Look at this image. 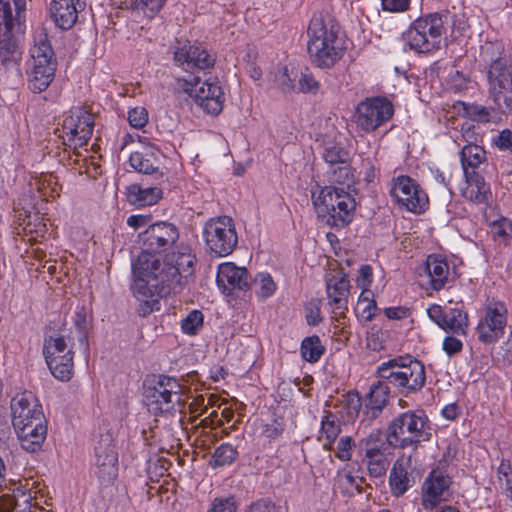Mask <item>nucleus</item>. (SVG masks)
Masks as SVG:
<instances>
[{
	"instance_id": "f257e3e1",
	"label": "nucleus",
	"mask_w": 512,
	"mask_h": 512,
	"mask_svg": "<svg viewBox=\"0 0 512 512\" xmlns=\"http://www.w3.org/2000/svg\"><path fill=\"white\" fill-rule=\"evenodd\" d=\"M196 256L190 245L181 242L175 250L167 253L163 260L150 253H140L132 263L134 296L145 304L154 297H166L179 293L184 280L194 273Z\"/></svg>"
},
{
	"instance_id": "f03ea898",
	"label": "nucleus",
	"mask_w": 512,
	"mask_h": 512,
	"mask_svg": "<svg viewBox=\"0 0 512 512\" xmlns=\"http://www.w3.org/2000/svg\"><path fill=\"white\" fill-rule=\"evenodd\" d=\"M339 24L330 16L315 14L308 28L307 49L313 62L321 68H330L341 59L343 43Z\"/></svg>"
},
{
	"instance_id": "7ed1b4c3",
	"label": "nucleus",
	"mask_w": 512,
	"mask_h": 512,
	"mask_svg": "<svg viewBox=\"0 0 512 512\" xmlns=\"http://www.w3.org/2000/svg\"><path fill=\"white\" fill-rule=\"evenodd\" d=\"M378 377L387 380L404 396L419 392L425 385L426 372L423 363L410 355L399 356L383 362L377 369Z\"/></svg>"
},
{
	"instance_id": "20e7f679",
	"label": "nucleus",
	"mask_w": 512,
	"mask_h": 512,
	"mask_svg": "<svg viewBox=\"0 0 512 512\" xmlns=\"http://www.w3.org/2000/svg\"><path fill=\"white\" fill-rule=\"evenodd\" d=\"M25 0H0V57L3 64L21 55L17 34L24 33Z\"/></svg>"
},
{
	"instance_id": "39448f33",
	"label": "nucleus",
	"mask_w": 512,
	"mask_h": 512,
	"mask_svg": "<svg viewBox=\"0 0 512 512\" xmlns=\"http://www.w3.org/2000/svg\"><path fill=\"white\" fill-rule=\"evenodd\" d=\"M313 203L318 217L331 227L344 228L354 218L356 201L343 187L322 188Z\"/></svg>"
},
{
	"instance_id": "423d86ee",
	"label": "nucleus",
	"mask_w": 512,
	"mask_h": 512,
	"mask_svg": "<svg viewBox=\"0 0 512 512\" xmlns=\"http://www.w3.org/2000/svg\"><path fill=\"white\" fill-rule=\"evenodd\" d=\"M431 426L423 410H410L399 414L387 428L386 440L393 448H406L429 441Z\"/></svg>"
},
{
	"instance_id": "0eeeda50",
	"label": "nucleus",
	"mask_w": 512,
	"mask_h": 512,
	"mask_svg": "<svg viewBox=\"0 0 512 512\" xmlns=\"http://www.w3.org/2000/svg\"><path fill=\"white\" fill-rule=\"evenodd\" d=\"M444 21L438 13L429 14L413 21L402 38L411 50L431 53L440 48L444 33Z\"/></svg>"
},
{
	"instance_id": "6e6552de",
	"label": "nucleus",
	"mask_w": 512,
	"mask_h": 512,
	"mask_svg": "<svg viewBox=\"0 0 512 512\" xmlns=\"http://www.w3.org/2000/svg\"><path fill=\"white\" fill-rule=\"evenodd\" d=\"M145 397L156 404L163 414L174 415L182 412L185 400L182 395V387L174 377L166 375H153L144 384Z\"/></svg>"
},
{
	"instance_id": "1a4fd4ad",
	"label": "nucleus",
	"mask_w": 512,
	"mask_h": 512,
	"mask_svg": "<svg viewBox=\"0 0 512 512\" xmlns=\"http://www.w3.org/2000/svg\"><path fill=\"white\" fill-rule=\"evenodd\" d=\"M205 247L217 257L230 255L238 244L234 221L228 216L210 218L202 231Z\"/></svg>"
},
{
	"instance_id": "9d476101",
	"label": "nucleus",
	"mask_w": 512,
	"mask_h": 512,
	"mask_svg": "<svg viewBox=\"0 0 512 512\" xmlns=\"http://www.w3.org/2000/svg\"><path fill=\"white\" fill-rule=\"evenodd\" d=\"M390 446L382 439L379 430L373 431L362 438L358 444V451L362 456V463L366 466L370 477L383 480L391 464Z\"/></svg>"
},
{
	"instance_id": "9b49d317",
	"label": "nucleus",
	"mask_w": 512,
	"mask_h": 512,
	"mask_svg": "<svg viewBox=\"0 0 512 512\" xmlns=\"http://www.w3.org/2000/svg\"><path fill=\"white\" fill-rule=\"evenodd\" d=\"M488 92L500 109L512 107V65L508 59L497 56L487 68Z\"/></svg>"
},
{
	"instance_id": "f8f14e48",
	"label": "nucleus",
	"mask_w": 512,
	"mask_h": 512,
	"mask_svg": "<svg viewBox=\"0 0 512 512\" xmlns=\"http://www.w3.org/2000/svg\"><path fill=\"white\" fill-rule=\"evenodd\" d=\"M34 48V92L40 93L51 84L57 69V59L45 27L38 30Z\"/></svg>"
},
{
	"instance_id": "ddd939ff",
	"label": "nucleus",
	"mask_w": 512,
	"mask_h": 512,
	"mask_svg": "<svg viewBox=\"0 0 512 512\" xmlns=\"http://www.w3.org/2000/svg\"><path fill=\"white\" fill-rule=\"evenodd\" d=\"M178 86L208 114L218 115L222 111L224 93L217 82H202L199 77H193L191 80L178 79Z\"/></svg>"
},
{
	"instance_id": "4468645a",
	"label": "nucleus",
	"mask_w": 512,
	"mask_h": 512,
	"mask_svg": "<svg viewBox=\"0 0 512 512\" xmlns=\"http://www.w3.org/2000/svg\"><path fill=\"white\" fill-rule=\"evenodd\" d=\"M180 237L178 227L167 221H159L147 227V229L139 235L142 246L141 253H150L156 255L167 251L169 248L176 249Z\"/></svg>"
},
{
	"instance_id": "2eb2a0df",
	"label": "nucleus",
	"mask_w": 512,
	"mask_h": 512,
	"mask_svg": "<svg viewBox=\"0 0 512 512\" xmlns=\"http://www.w3.org/2000/svg\"><path fill=\"white\" fill-rule=\"evenodd\" d=\"M93 128V114L81 108L71 110L62 124L63 144L74 149L86 145L92 136Z\"/></svg>"
},
{
	"instance_id": "dca6fc26",
	"label": "nucleus",
	"mask_w": 512,
	"mask_h": 512,
	"mask_svg": "<svg viewBox=\"0 0 512 512\" xmlns=\"http://www.w3.org/2000/svg\"><path fill=\"white\" fill-rule=\"evenodd\" d=\"M393 113V105L387 98H367L357 106L356 124L364 132H373L390 120Z\"/></svg>"
},
{
	"instance_id": "f3484780",
	"label": "nucleus",
	"mask_w": 512,
	"mask_h": 512,
	"mask_svg": "<svg viewBox=\"0 0 512 512\" xmlns=\"http://www.w3.org/2000/svg\"><path fill=\"white\" fill-rule=\"evenodd\" d=\"M32 393L24 391L11 400L12 425L21 447L32 451Z\"/></svg>"
},
{
	"instance_id": "a211bd4d",
	"label": "nucleus",
	"mask_w": 512,
	"mask_h": 512,
	"mask_svg": "<svg viewBox=\"0 0 512 512\" xmlns=\"http://www.w3.org/2000/svg\"><path fill=\"white\" fill-rule=\"evenodd\" d=\"M391 196L395 201L413 213H421L426 209L428 197L419 184L409 176L400 175L392 180Z\"/></svg>"
},
{
	"instance_id": "6ab92c4d",
	"label": "nucleus",
	"mask_w": 512,
	"mask_h": 512,
	"mask_svg": "<svg viewBox=\"0 0 512 512\" xmlns=\"http://www.w3.org/2000/svg\"><path fill=\"white\" fill-rule=\"evenodd\" d=\"M507 309L503 303H494L486 309L485 316L477 326L480 342L491 344L496 342L504 333L507 322Z\"/></svg>"
},
{
	"instance_id": "aec40b11",
	"label": "nucleus",
	"mask_w": 512,
	"mask_h": 512,
	"mask_svg": "<svg viewBox=\"0 0 512 512\" xmlns=\"http://www.w3.org/2000/svg\"><path fill=\"white\" fill-rule=\"evenodd\" d=\"M172 49L175 62L181 66L186 64L188 68L208 69L216 62L214 54L201 45H192L189 41L177 40Z\"/></svg>"
},
{
	"instance_id": "412c9836",
	"label": "nucleus",
	"mask_w": 512,
	"mask_h": 512,
	"mask_svg": "<svg viewBox=\"0 0 512 512\" xmlns=\"http://www.w3.org/2000/svg\"><path fill=\"white\" fill-rule=\"evenodd\" d=\"M427 314L444 331L461 335L466 334L468 317L461 308H450L444 311L440 305L433 304L427 309Z\"/></svg>"
},
{
	"instance_id": "4be33fe9",
	"label": "nucleus",
	"mask_w": 512,
	"mask_h": 512,
	"mask_svg": "<svg viewBox=\"0 0 512 512\" xmlns=\"http://www.w3.org/2000/svg\"><path fill=\"white\" fill-rule=\"evenodd\" d=\"M451 484L450 478L440 470H433L423 485L422 506L425 510L436 508L442 501H446L445 494Z\"/></svg>"
},
{
	"instance_id": "5701e85b",
	"label": "nucleus",
	"mask_w": 512,
	"mask_h": 512,
	"mask_svg": "<svg viewBox=\"0 0 512 512\" xmlns=\"http://www.w3.org/2000/svg\"><path fill=\"white\" fill-rule=\"evenodd\" d=\"M118 454L109 437L102 438L95 446L96 474L103 481H111L117 476Z\"/></svg>"
},
{
	"instance_id": "b1692460",
	"label": "nucleus",
	"mask_w": 512,
	"mask_h": 512,
	"mask_svg": "<svg viewBox=\"0 0 512 512\" xmlns=\"http://www.w3.org/2000/svg\"><path fill=\"white\" fill-rule=\"evenodd\" d=\"M216 282L224 293L230 294L235 290L246 291L249 289L248 271L232 262L222 263L218 267Z\"/></svg>"
},
{
	"instance_id": "393cba45",
	"label": "nucleus",
	"mask_w": 512,
	"mask_h": 512,
	"mask_svg": "<svg viewBox=\"0 0 512 512\" xmlns=\"http://www.w3.org/2000/svg\"><path fill=\"white\" fill-rule=\"evenodd\" d=\"M85 7L81 0H52L50 15L55 25L62 30L71 29L77 22L78 13Z\"/></svg>"
},
{
	"instance_id": "a878e982",
	"label": "nucleus",
	"mask_w": 512,
	"mask_h": 512,
	"mask_svg": "<svg viewBox=\"0 0 512 512\" xmlns=\"http://www.w3.org/2000/svg\"><path fill=\"white\" fill-rule=\"evenodd\" d=\"M326 292L334 312L343 315L347 310L350 282L343 273L329 274L326 278Z\"/></svg>"
},
{
	"instance_id": "bb28decb",
	"label": "nucleus",
	"mask_w": 512,
	"mask_h": 512,
	"mask_svg": "<svg viewBox=\"0 0 512 512\" xmlns=\"http://www.w3.org/2000/svg\"><path fill=\"white\" fill-rule=\"evenodd\" d=\"M392 386L385 379L372 384L366 396L364 413L371 419L377 418L388 403Z\"/></svg>"
},
{
	"instance_id": "cd10ccee",
	"label": "nucleus",
	"mask_w": 512,
	"mask_h": 512,
	"mask_svg": "<svg viewBox=\"0 0 512 512\" xmlns=\"http://www.w3.org/2000/svg\"><path fill=\"white\" fill-rule=\"evenodd\" d=\"M158 155V149L146 147L143 151L132 153L129 157V164L140 173L163 178V173L159 171L160 160Z\"/></svg>"
},
{
	"instance_id": "c85d7f7f",
	"label": "nucleus",
	"mask_w": 512,
	"mask_h": 512,
	"mask_svg": "<svg viewBox=\"0 0 512 512\" xmlns=\"http://www.w3.org/2000/svg\"><path fill=\"white\" fill-rule=\"evenodd\" d=\"M428 283L435 290L439 291L449 280L450 267L445 259H442L436 255H429L424 268Z\"/></svg>"
},
{
	"instance_id": "c756f323",
	"label": "nucleus",
	"mask_w": 512,
	"mask_h": 512,
	"mask_svg": "<svg viewBox=\"0 0 512 512\" xmlns=\"http://www.w3.org/2000/svg\"><path fill=\"white\" fill-rule=\"evenodd\" d=\"M74 349L64 351L61 356L45 360L51 374L61 382H68L74 375Z\"/></svg>"
},
{
	"instance_id": "7c9ffc66",
	"label": "nucleus",
	"mask_w": 512,
	"mask_h": 512,
	"mask_svg": "<svg viewBox=\"0 0 512 512\" xmlns=\"http://www.w3.org/2000/svg\"><path fill=\"white\" fill-rule=\"evenodd\" d=\"M128 201L136 206H150L162 198V190L158 187L133 184L128 188Z\"/></svg>"
},
{
	"instance_id": "2f4dec72",
	"label": "nucleus",
	"mask_w": 512,
	"mask_h": 512,
	"mask_svg": "<svg viewBox=\"0 0 512 512\" xmlns=\"http://www.w3.org/2000/svg\"><path fill=\"white\" fill-rule=\"evenodd\" d=\"M465 178L467 186L462 190L463 197L476 204L485 203L487 201L490 188L486 184L484 178L478 173H473L471 176H465Z\"/></svg>"
},
{
	"instance_id": "473e14b6",
	"label": "nucleus",
	"mask_w": 512,
	"mask_h": 512,
	"mask_svg": "<svg viewBox=\"0 0 512 512\" xmlns=\"http://www.w3.org/2000/svg\"><path fill=\"white\" fill-rule=\"evenodd\" d=\"M486 151L476 144L465 145L460 153L461 165L465 176L477 173L475 170L486 161Z\"/></svg>"
},
{
	"instance_id": "72a5a7b5",
	"label": "nucleus",
	"mask_w": 512,
	"mask_h": 512,
	"mask_svg": "<svg viewBox=\"0 0 512 512\" xmlns=\"http://www.w3.org/2000/svg\"><path fill=\"white\" fill-rule=\"evenodd\" d=\"M75 345V338L72 335L46 338L43 347L44 358L48 360L52 357L61 356L64 354V351L74 349Z\"/></svg>"
},
{
	"instance_id": "f704fd0d",
	"label": "nucleus",
	"mask_w": 512,
	"mask_h": 512,
	"mask_svg": "<svg viewBox=\"0 0 512 512\" xmlns=\"http://www.w3.org/2000/svg\"><path fill=\"white\" fill-rule=\"evenodd\" d=\"M391 492L394 496L403 495L411 486V479L403 461L397 460L389 476Z\"/></svg>"
},
{
	"instance_id": "c9c22d12",
	"label": "nucleus",
	"mask_w": 512,
	"mask_h": 512,
	"mask_svg": "<svg viewBox=\"0 0 512 512\" xmlns=\"http://www.w3.org/2000/svg\"><path fill=\"white\" fill-rule=\"evenodd\" d=\"M73 325L75 331H71L69 335H72L75 338V342L77 341L79 347L84 348L85 350L88 348V332L90 329V319L85 308H80L75 311L73 316Z\"/></svg>"
},
{
	"instance_id": "e433bc0d",
	"label": "nucleus",
	"mask_w": 512,
	"mask_h": 512,
	"mask_svg": "<svg viewBox=\"0 0 512 512\" xmlns=\"http://www.w3.org/2000/svg\"><path fill=\"white\" fill-rule=\"evenodd\" d=\"M341 432V424L338 420L337 416L333 414L331 411H325V415L321 420V430L320 433L324 436L326 442L323 447L326 450H331L332 445L337 439Z\"/></svg>"
},
{
	"instance_id": "4c0bfd02",
	"label": "nucleus",
	"mask_w": 512,
	"mask_h": 512,
	"mask_svg": "<svg viewBox=\"0 0 512 512\" xmlns=\"http://www.w3.org/2000/svg\"><path fill=\"white\" fill-rule=\"evenodd\" d=\"M34 182V186L40 197L43 200L48 201L50 198L54 199L59 196L60 186L58 184L57 178L52 173H41V175Z\"/></svg>"
},
{
	"instance_id": "58836bf2",
	"label": "nucleus",
	"mask_w": 512,
	"mask_h": 512,
	"mask_svg": "<svg viewBox=\"0 0 512 512\" xmlns=\"http://www.w3.org/2000/svg\"><path fill=\"white\" fill-rule=\"evenodd\" d=\"M301 356L309 363L317 362L325 352L319 336L312 335L306 337L301 343Z\"/></svg>"
},
{
	"instance_id": "ea45409f",
	"label": "nucleus",
	"mask_w": 512,
	"mask_h": 512,
	"mask_svg": "<svg viewBox=\"0 0 512 512\" xmlns=\"http://www.w3.org/2000/svg\"><path fill=\"white\" fill-rule=\"evenodd\" d=\"M249 289L254 291L260 299H266L274 294L276 284L270 274L259 273L249 281Z\"/></svg>"
},
{
	"instance_id": "a19ab883",
	"label": "nucleus",
	"mask_w": 512,
	"mask_h": 512,
	"mask_svg": "<svg viewBox=\"0 0 512 512\" xmlns=\"http://www.w3.org/2000/svg\"><path fill=\"white\" fill-rule=\"evenodd\" d=\"M31 496L25 497L21 495V499L17 496L1 495L0 496V512H32L30 504Z\"/></svg>"
},
{
	"instance_id": "79ce46f5",
	"label": "nucleus",
	"mask_w": 512,
	"mask_h": 512,
	"mask_svg": "<svg viewBox=\"0 0 512 512\" xmlns=\"http://www.w3.org/2000/svg\"><path fill=\"white\" fill-rule=\"evenodd\" d=\"M41 408L42 406L38 403V400L34 399V453L37 449H41L47 436L46 419L44 418Z\"/></svg>"
},
{
	"instance_id": "37998d69",
	"label": "nucleus",
	"mask_w": 512,
	"mask_h": 512,
	"mask_svg": "<svg viewBox=\"0 0 512 512\" xmlns=\"http://www.w3.org/2000/svg\"><path fill=\"white\" fill-rule=\"evenodd\" d=\"M237 456V450L228 443L220 445L214 452L211 460L213 467H222L231 464Z\"/></svg>"
},
{
	"instance_id": "c03bdc74",
	"label": "nucleus",
	"mask_w": 512,
	"mask_h": 512,
	"mask_svg": "<svg viewBox=\"0 0 512 512\" xmlns=\"http://www.w3.org/2000/svg\"><path fill=\"white\" fill-rule=\"evenodd\" d=\"M166 0H132L131 8L148 18H153L163 7Z\"/></svg>"
},
{
	"instance_id": "a18cd8bd",
	"label": "nucleus",
	"mask_w": 512,
	"mask_h": 512,
	"mask_svg": "<svg viewBox=\"0 0 512 512\" xmlns=\"http://www.w3.org/2000/svg\"><path fill=\"white\" fill-rule=\"evenodd\" d=\"M324 159L327 163L334 164H347L350 159L349 152L340 145H333L325 149Z\"/></svg>"
},
{
	"instance_id": "49530a36",
	"label": "nucleus",
	"mask_w": 512,
	"mask_h": 512,
	"mask_svg": "<svg viewBox=\"0 0 512 512\" xmlns=\"http://www.w3.org/2000/svg\"><path fill=\"white\" fill-rule=\"evenodd\" d=\"M297 77V73L293 71L290 73L287 67H283L276 75V82L284 93H289L297 90V85L295 84Z\"/></svg>"
},
{
	"instance_id": "de8ad7c7",
	"label": "nucleus",
	"mask_w": 512,
	"mask_h": 512,
	"mask_svg": "<svg viewBox=\"0 0 512 512\" xmlns=\"http://www.w3.org/2000/svg\"><path fill=\"white\" fill-rule=\"evenodd\" d=\"M203 325V314L198 310L191 311L181 322L184 333L194 335Z\"/></svg>"
},
{
	"instance_id": "09e8293b",
	"label": "nucleus",
	"mask_w": 512,
	"mask_h": 512,
	"mask_svg": "<svg viewBox=\"0 0 512 512\" xmlns=\"http://www.w3.org/2000/svg\"><path fill=\"white\" fill-rule=\"evenodd\" d=\"M344 407L349 418L357 417L362 407V398L356 391L348 392L345 396Z\"/></svg>"
},
{
	"instance_id": "8fccbe9b",
	"label": "nucleus",
	"mask_w": 512,
	"mask_h": 512,
	"mask_svg": "<svg viewBox=\"0 0 512 512\" xmlns=\"http://www.w3.org/2000/svg\"><path fill=\"white\" fill-rule=\"evenodd\" d=\"M466 115L473 121L488 122L490 110L481 105L463 103Z\"/></svg>"
},
{
	"instance_id": "3c124183",
	"label": "nucleus",
	"mask_w": 512,
	"mask_h": 512,
	"mask_svg": "<svg viewBox=\"0 0 512 512\" xmlns=\"http://www.w3.org/2000/svg\"><path fill=\"white\" fill-rule=\"evenodd\" d=\"M237 504L234 497L215 498L207 512H236Z\"/></svg>"
},
{
	"instance_id": "603ef678",
	"label": "nucleus",
	"mask_w": 512,
	"mask_h": 512,
	"mask_svg": "<svg viewBox=\"0 0 512 512\" xmlns=\"http://www.w3.org/2000/svg\"><path fill=\"white\" fill-rule=\"evenodd\" d=\"M355 446V442L350 436L341 437L337 444L335 456L341 461H349L352 457V449Z\"/></svg>"
},
{
	"instance_id": "864d4df0",
	"label": "nucleus",
	"mask_w": 512,
	"mask_h": 512,
	"mask_svg": "<svg viewBox=\"0 0 512 512\" xmlns=\"http://www.w3.org/2000/svg\"><path fill=\"white\" fill-rule=\"evenodd\" d=\"M330 181L349 187L353 182V174L348 163L343 164V166H340L337 169H334L330 176Z\"/></svg>"
},
{
	"instance_id": "5fc2aeb1",
	"label": "nucleus",
	"mask_w": 512,
	"mask_h": 512,
	"mask_svg": "<svg viewBox=\"0 0 512 512\" xmlns=\"http://www.w3.org/2000/svg\"><path fill=\"white\" fill-rule=\"evenodd\" d=\"M297 90L302 93H316L319 89V83L310 73H301L297 79Z\"/></svg>"
},
{
	"instance_id": "6e6d98bb",
	"label": "nucleus",
	"mask_w": 512,
	"mask_h": 512,
	"mask_svg": "<svg viewBox=\"0 0 512 512\" xmlns=\"http://www.w3.org/2000/svg\"><path fill=\"white\" fill-rule=\"evenodd\" d=\"M128 121L134 128L140 129L148 122V112L144 107H136L128 112Z\"/></svg>"
},
{
	"instance_id": "4d7b16f0",
	"label": "nucleus",
	"mask_w": 512,
	"mask_h": 512,
	"mask_svg": "<svg viewBox=\"0 0 512 512\" xmlns=\"http://www.w3.org/2000/svg\"><path fill=\"white\" fill-rule=\"evenodd\" d=\"M376 303L368 298H360L357 305V313L366 321H371L375 315Z\"/></svg>"
},
{
	"instance_id": "13d9d810",
	"label": "nucleus",
	"mask_w": 512,
	"mask_h": 512,
	"mask_svg": "<svg viewBox=\"0 0 512 512\" xmlns=\"http://www.w3.org/2000/svg\"><path fill=\"white\" fill-rule=\"evenodd\" d=\"M498 475L501 488L505 489L509 493H512V477L510 465L502 461L498 468Z\"/></svg>"
},
{
	"instance_id": "bf43d9fd",
	"label": "nucleus",
	"mask_w": 512,
	"mask_h": 512,
	"mask_svg": "<svg viewBox=\"0 0 512 512\" xmlns=\"http://www.w3.org/2000/svg\"><path fill=\"white\" fill-rule=\"evenodd\" d=\"M443 350L447 355L453 356L459 352H461L463 348L462 341L454 336H447L443 340Z\"/></svg>"
},
{
	"instance_id": "052dcab7",
	"label": "nucleus",
	"mask_w": 512,
	"mask_h": 512,
	"mask_svg": "<svg viewBox=\"0 0 512 512\" xmlns=\"http://www.w3.org/2000/svg\"><path fill=\"white\" fill-rule=\"evenodd\" d=\"M411 0H381L382 8L390 12H404L408 10Z\"/></svg>"
},
{
	"instance_id": "680f3d73",
	"label": "nucleus",
	"mask_w": 512,
	"mask_h": 512,
	"mask_svg": "<svg viewBox=\"0 0 512 512\" xmlns=\"http://www.w3.org/2000/svg\"><path fill=\"white\" fill-rule=\"evenodd\" d=\"M494 144L500 150L512 151V132L509 129H504L494 139Z\"/></svg>"
},
{
	"instance_id": "e2e57ef3",
	"label": "nucleus",
	"mask_w": 512,
	"mask_h": 512,
	"mask_svg": "<svg viewBox=\"0 0 512 512\" xmlns=\"http://www.w3.org/2000/svg\"><path fill=\"white\" fill-rule=\"evenodd\" d=\"M42 504L51 506V503L48 502V499L44 497L42 490L39 488V484L34 482V512H50Z\"/></svg>"
},
{
	"instance_id": "0e129e2a",
	"label": "nucleus",
	"mask_w": 512,
	"mask_h": 512,
	"mask_svg": "<svg viewBox=\"0 0 512 512\" xmlns=\"http://www.w3.org/2000/svg\"><path fill=\"white\" fill-rule=\"evenodd\" d=\"M151 220H152V215H150V214H148V215H142V214L131 215L127 219V225L130 226L131 228L137 230V229L143 228L145 226L151 225L150 224Z\"/></svg>"
},
{
	"instance_id": "69168bd1",
	"label": "nucleus",
	"mask_w": 512,
	"mask_h": 512,
	"mask_svg": "<svg viewBox=\"0 0 512 512\" xmlns=\"http://www.w3.org/2000/svg\"><path fill=\"white\" fill-rule=\"evenodd\" d=\"M494 226L496 227L497 235L506 237V238H512V222L509 221L506 218H503L499 220L498 222L494 223Z\"/></svg>"
},
{
	"instance_id": "338daca9",
	"label": "nucleus",
	"mask_w": 512,
	"mask_h": 512,
	"mask_svg": "<svg viewBox=\"0 0 512 512\" xmlns=\"http://www.w3.org/2000/svg\"><path fill=\"white\" fill-rule=\"evenodd\" d=\"M189 408L192 413L202 414L206 412L207 406H205V398L203 395L196 396L189 404Z\"/></svg>"
},
{
	"instance_id": "774afa93",
	"label": "nucleus",
	"mask_w": 512,
	"mask_h": 512,
	"mask_svg": "<svg viewBox=\"0 0 512 512\" xmlns=\"http://www.w3.org/2000/svg\"><path fill=\"white\" fill-rule=\"evenodd\" d=\"M343 482L350 486L351 488H355L358 493H362V483L364 482L363 478H355L351 474H345L342 478Z\"/></svg>"
}]
</instances>
